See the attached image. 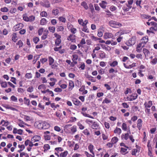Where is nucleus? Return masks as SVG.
I'll list each match as a JSON object with an SVG mask.
<instances>
[{
	"label": "nucleus",
	"instance_id": "1",
	"mask_svg": "<svg viewBox=\"0 0 157 157\" xmlns=\"http://www.w3.org/2000/svg\"><path fill=\"white\" fill-rule=\"evenodd\" d=\"M39 129H48L50 127L49 124L45 121L41 122L39 123L38 125Z\"/></svg>",
	"mask_w": 157,
	"mask_h": 157
},
{
	"label": "nucleus",
	"instance_id": "2",
	"mask_svg": "<svg viewBox=\"0 0 157 157\" xmlns=\"http://www.w3.org/2000/svg\"><path fill=\"white\" fill-rule=\"evenodd\" d=\"M109 25L112 27L118 28L122 26L121 24L114 21H111L109 22Z\"/></svg>",
	"mask_w": 157,
	"mask_h": 157
},
{
	"label": "nucleus",
	"instance_id": "3",
	"mask_svg": "<svg viewBox=\"0 0 157 157\" xmlns=\"http://www.w3.org/2000/svg\"><path fill=\"white\" fill-rule=\"evenodd\" d=\"M136 42V38L135 36H133L130 38L128 41L127 42L126 44L128 46H131L134 44Z\"/></svg>",
	"mask_w": 157,
	"mask_h": 157
},
{
	"label": "nucleus",
	"instance_id": "4",
	"mask_svg": "<svg viewBox=\"0 0 157 157\" xmlns=\"http://www.w3.org/2000/svg\"><path fill=\"white\" fill-rule=\"evenodd\" d=\"M40 4L42 6L46 8H49L50 6V4L48 0H44L40 2Z\"/></svg>",
	"mask_w": 157,
	"mask_h": 157
},
{
	"label": "nucleus",
	"instance_id": "5",
	"mask_svg": "<svg viewBox=\"0 0 157 157\" xmlns=\"http://www.w3.org/2000/svg\"><path fill=\"white\" fill-rule=\"evenodd\" d=\"M67 27L68 29L70 30L71 33L74 34H75L77 31V30L76 29L73 27L72 25L71 24L67 25Z\"/></svg>",
	"mask_w": 157,
	"mask_h": 157
},
{
	"label": "nucleus",
	"instance_id": "6",
	"mask_svg": "<svg viewBox=\"0 0 157 157\" xmlns=\"http://www.w3.org/2000/svg\"><path fill=\"white\" fill-rule=\"evenodd\" d=\"M138 95L136 94H132L127 97V99L128 101H132L136 99Z\"/></svg>",
	"mask_w": 157,
	"mask_h": 157
},
{
	"label": "nucleus",
	"instance_id": "7",
	"mask_svg": "<svg viewBox=\"0 0 157 157\" xmlns=\"http://www.w3.org/2000/svg\"><path fill=\"white\" fill-rule=\"evenodd\" d=\"M75 35L71 34L68 37L67 40L71 42H75Z\"/></svg>",
	"mask_w": 157,
	"mask_h": 157
},
{
	"label": "nucleus",
	"instance_id": "8",
	"mask_svg": "<svg viewBox=\"0 0 157 157\" xmlns=\"http://www.w3.org/2000/svg\"><path fill=\"white\" fill-rule=\"evenodd\" d=\"M113 37V34L109 33H104L103 36V37L105 39H107L108 38H112Z\"/></svg>",
	"mask_w": 157,
	"mask_h": 157
},
{
	"label": "nucleus",
	"instance_id": "9",
	"mask_svg": "<svg viewBox=\"0 0 157 157\" xmlns=\"http://www.w3.org/2000/svg\"><path fill=\"white\" fill-rule=\"evenodd\" d=\"M23 24L21 23H19L14 25L13 27V30L15 31H17L20 30L22 28Z\"/></svg>",
	"mask_w": 157,
	"mask_h": 157
},
{
	"label": "nucleus",
	"instance_id": "10",
	"mask_svg": "<svg viewBox=\"0 0 157 157\" xmlns=\"http://www.w3.org/2000/svg\"><path fill=\"white\" fill-rule=\"evenodd\" d=\"M41 139V137L40 136L36 135L34 136L31 139V141L35 143V142L39 141Z\"/></svg>",
	"mask_w": 157,
	"mask_h": 157
},
{
	"label": "nucleus",
	"instance_id": "11",
	"mask_svg": "<svg viewBox=\"0 0 157 157\" xmlns=\"http://www.w3.org/2000/svg\"><path fill=\"white\" fill-rule=\"evenodd\" d=\"M91 38L92 39L95 41L99 40L100 41H99V42L100 43H105V41L103 40H102L101 38H98L94 36H92L91 37Z\"/></svg>",
	"mask_w": 157,
	"mask_h": 157
},
{
	"label": "nucleus",
	"instance_id": "12",
	"mask_svg": "<svg viewBox=\"0 0 157 157\" xmlns=\"http://www.w3.org/2000/svg\"><path fill=\"white\" fill-rule=\"evenodd\" d=\"M75 86L74 82L71 81L70 80L69 82L68 90H72Z\"/></svg>",
	"mask_w": 157,
	"mask_h": 157
},
{
	"label": "nucleus",
	"instance_id": "13",
	"mask_svg": "<svg viewBox=\"0 0 157 157\" xmlns=\"http://www.w3.org/2000/svg\"><path fill=\"white\" fill-rule=\"evenodd\" d=\"M100 6L103 9H105L106 8L107 3L105 1H102L99 4Z\"/></svg>",
	"mask_w": 157,
	"mask_h": 157
},
{
	"label": "nucleus",
	"instance_id": "14",
	"mask_svg": "<svg viewBox=\"0 0 157 157\" xmlns=\"http://www.w3.org/2000/svg\"><path fill=\"white\" fill-rule=\"evenodd\" d=\"M78 59V56L76 54H74L72 55V60L74 63L76 64L77 63V60Z\"/></svg>",
	"mask_w": 157,
	"mask_h": 157
},
{
	"label": "nucleus",
	"instance_id": "15",
	"mask_svg": "<svg viewBox=\"0 0 157 157\" xmlns=\"http://www.w3.org/2000/svg\"><path fill=\"white\" fill-rule=\"evenodd\" d=\"M142 124V121L141 119H139L137 121V127L139 130H140Z\"/></svg>",
	"mask_w": 157,
	"mask_h": 157
},
{
	"label": "nucleus",
	"instance_id": "16",
	"mask_svg": "<svg viewBox=\"0 0 157 157\" xmlns=\"http://www.w3.org/2000/svg\"><path fill=\"white\" fill-rule=\"evenodd\" d=\"M106 54L103 51H101L99 54V58L101 59L105 58L106 57Z\"/></svg>",
	"mask_w": 157,
	"mask_h": 157
},
{
	"label": "nucleus",
	"instance_id": "17",
	"mask_svg": "<svg viewBox=\"0 0 157 157\" xmlns=\"http://www.w3.org/2000/svg\"><path fill=\"white\" fill-rule=\"evenodd\" d=\"M129 136V134L128 133L122 134L121 135V138L122 139H124L125 140H127L128 139Z\"/></svg>",
	"mask_w": 157,
	"mask_h": 157
},
{
	"label": "nucleus",
	"instance_id": "18",
	"mask_svg": "<svg viewBox=\"0 0 157 157\" xmlns=\"http://www.w3.org/2000/svg\"><path fill=\"white\" fill-rule=\"evenodd\" d=\"M148 41V37L147 36L143 37L141 40V42L143 44H146Z\"/></svg>",
	"mask_w": 157,
	"mask_h": 157
},
{
	"label": "nucleus",
	"instance_id": "19",
	"mask_svg": "<svg viewBox=\"0 0 157 157\" xmlns=\"http://www.w3.org/2000/svg\"><path fill=\"white\" fill-rule=\"evenodd\" d=\"M59 13V10L57 8L54 9L52 11V13L55 16L57 15Z\"/></svg>",
	"mask_w": 157,
	"mask_h": 157
},
{
	"label": "nucleus",
	"instance_id": "20",
	"mask_svg": "<svg viewBox=\"0 0 157 157\" xmlns=\"http://www.w3.org/2000/svg\"><path fill=\"white\" fill-rule=\"evenodd\" d=\"M100 45L102 48L106 51H110L111 50V48L108 46H106L103 44H100Z\"/></svg>",
	"mask_w": 157,
	"mask_h": 157
},
{
	"label": "nucleus",
	"instance_id": "21",
	"mask_svg": "<svg viewBox=\"0 0 157 157\" xmlns=\"http://www.w3.org/2000/svg\"><path fill=\"white\" fill-rule=\"evenodd\" d=\"M124 65L125 68L127 69H130L133 67L136 66V63H132V64L129 65L128 66L126 65V64L124 63Z\"/></svg>",
	"mask_w": 157,
	"mask_h": 157
},
{
	"label": "nucleus",
	"instance_id": "22",
	"mask_svg": "<svg viewBox=\"0 0 157 157\" xmlns=\"http://www.w3.org/2000/svg\"><path fill=\"white\" fill-rule=\"evenodd\" d=\"M87 109H82V112H81V113L85 117H88L94 118L93 117L89 115V114H87L83 112V111L86 110Z\"/></svg>",
	"mask_w": 157,
	"mask_h": 157
},
{
	"label": "nucleus",
	"instance_id": "23",
	"mask_svg": "<svg viewBox=\"0 0 157 157\" xmlns=\"http://www.w3.org/2000/svg\"><path fill=\"white\" fill-rule=\"evenodd\" d=\"M157 31V27H151L149 29V31L147 30V33H153L154 31Z\"/></svg>",
	"mask_w": 157,
	"mask_h": 157
},
{
	"label": "nucleus",
	"instance_id": "24",
	"mask_svg": "<svg viewBox=\"0 0 157 157\" xmlns=\"http://www.w3.org/2000/svg\"><path fill=\"white\" fill-rule=\"evenodd\" d=\"M92 125V128L93 129H98L99 127L98 124L96 122H94L93 123Z\"/></svg>",
	"mask_w": 157,
	"mask_h": 157
},
{
	"label": "nucleus",
	"instance_id": "25",
	"mask_svg": "<svg viewBox=\"0 0 157 157\" xmlns=\"http://www.w3.org/2000/svg\"><path fill=\"white\" fill-rule=\"evenodd\" d=\"M12 40L14 42H16L17 40V34L15 33H13L12 35Z\"/></svg>",
	"mask_w": 157,
	"mask_h": 157
},
{
	"label": "nucleus",
	"instance_id": "26",
	"mask_svg": "<svg viewBox=\"0 0 157 157\" xmlns=\"http://www.w3.org/2000/svg\"><path fill=\"white\" fill-rule=\"evenodd\" d=\"M9 124V122L8 121H6L4 120H2L0 123V124H2V126H7Z\"/></svg>",
	"mask_w": 157,
	"mask_h": 157
},
{
	"label": "nucleus",
	"instance_id": "27",
	"mask_svg": "<svg viewBox=\"0 0 157 157\" xmlns=\"http://www.w3.org/2000/svg\"><path fill=\"white\" fill-rule=\"evenodd\" d=\"M114 132L115 133H117L120 135L121 132V128L117 127L114 131Z\"/></svg>",
	"mask_w": 157,
	"mask_h": 157
},
{
	"label": "nucleus",
	"instance_id": "28",
	"mask_svg": "<svg viewBox=\"0 0 157 157\" xmlns=\"http://www.w3.org/2000/svg\"><path fill=\"white\" fill-rule=\"evenodd\" d=\"M81 5L86 10L88 9V6L86 2H82L81 3Z\"/></svg>",
	"mask_w": 157,
	"mask_h": 157
},
{
	"label": "nucleus",
	"instance_id": "29",
	"mask_svg": "<svg viewBox=\"0 0 157 157\" xmlns=\"http://www.w3.org/2000/svg\"><path fill=\"white\" fill-rule=\"evenodd\" d=\"M58 84L59 86L62 89H64L67 87V86L66 84H61V81H59L58 82Z\"/></svg>",
	"mask_w": 157,
	"mask_h": 157
},
{
	"label": "nucleus",
	"instance_id": "30",
	"mask_svg": "<svg viewBox=\"0 0 157 157\" xmlns=\"http://www.w3.org/2000/svg\"><path fill=\"white\" fill-rule=\"evenodd\" d=\"M140 152V150L137 149H133L132 151V155H136L137 153Z\"/></svg>",
	"mask_w": 157,
	"mask_h": 157
},
{
	"label": "nucleus",
	"instance_id": "31",
	"mask_svg": "<svg viewBox=\"0 0 157 157\" xmlns=\"http://www.w3.org/2000/svg\"><path fill=\"white\" fill-rule=\"evenodd\" d=\"M144 105L145 107L150 108L152 105V102L151 101H149L147 103H145Z\"/></svg>",
	"mask_w": 157,
	"mask_h": 157
},
{
	"label": "nucleus",
	"instance_id": "32",
	"mask_svg": "<svg viewBox=\"0 0 157 157\" xmlns=\"http://www.w3.org/2000/svg\"><path fill=\"white\" fill-rule=\"evenodd\" d=\"M47 23V20L45 18H42L40 21V24L43 25H46Z\"/></svg>",
	"mask_w": 157,
	"mask_h": 157
},
{
	"label": "nucleus",
	"instance_id": "33",
	"mask_svg": "<svg viewBox=\"0 0 157 157\" xmlns=\"http://www.w3.org/2000/svg\"><path fill=\"white\" fill-rule=\"evenodd\" d=\"M44 32L45 33L43 34V35L41 37V39L43 40H45L46 38L48 33V30L46 31H45Z\"/></svg>",
	"mask_w": 157,
	"mask_h": 157
},
{
	"label": "nucleus",
	"instance_id": "34",
	"mask_svg": "<svg viewBox=\"0 0 157 157\" xmlns=\"http://www.w3.org/2000/svg\"><path fill=\"white\" fill-rule=\"evenodd\" d=\"M109 64L110 66L114 67L118 65V62L116 61H114L111 63H110Z\"/></svg>",
	"mask_w": 157,
	"mask_h": 157
},
{
	"label": "nucleus",
	"instance_id": "35",
	"mask_svg": "<svg viewBox=\"0 0 157 157\" xmlns=\"http://www.w3.org/2000/svg\"><path fill=\"white\" fill-rule=\"evenodd\" d=\"M118 141V138L116 137H114L112 139L111 142L113 144H114L116 143Z\"/></svg>",
	"mask_w": 157,
	"mask_h": 157
},
{
	"label": "nucleus",
	"instance_id": "36",
	"mask_svg": "<svg viewBox=\"0 0 157 157\" xmlns=\"http://www.w3.org/2000/svg\"><path fill=\"white\" fill-rule=\"evenodd\" d=\"M48 61L49 65H52L54 62V60L51 56H50L48 57Z\"/></svg>",
	"mask_w": 157,
	"mask_h": 157
},
{
	"label": "nucleus",
	"instance_id": "37",
	"mask_svg": "<svg viewBox=\"0 0 157 157\" xmlns=\"http://www.w3.org/2000/svg\"><path fill=\"white\" fill-rule=\"evenodd\" d=\"M1 84V87L3 88H5L7 86V83L6 81L2 82Z\"/></svg>",
	"mask_w": 157,
	"mask_h": 157
},
{
	"label": "nucleus",
	"instance_id": "38",
	"mask_svg": "<svg viewBox=\"0 0 157 157\" xmlns=\"http://www.w3.org/2000/svg\"><path fill=\"white\" fill-rule=\"evenodd\" d=\"M68 152L67 151H64L63 152L61 153L60 154V157H66L67 154Z\"/></svg>",
	"mask_w": 157,
	"mask_h": 157
},
{
	"label": "nucleus",
	"instance_id": "39",
	"mask_svg": "<svg viewBox=\"0 0 157 157\" xmlns=\"http://www.w3.org/2000/svg\"><path fill=\"white\" fill-rule=\"evenodd\" d=\"M25 77L28 79H30L32 78L33 75L31 73H27L25 75Z\"/></svg>",
	"mask_w": 157,
	"mask_h": 157
},
{
	"label": "nucleus",
	"instance_id": "40",
	"mask_svg": "<svg viewBox=\"0 0 157 157\" xmlns=\"http://www.w3.org/2000/svg\"><path fill=\"white\" fill-rule=\"evenodd\" d=\"M73 101L74 104L76 105H78L80 103V101L77 99L74 98Z\"/></svg>",
	"mask_w": 157,
	"mask_h": 157
},
{
	"label": "nucleus",
	"instance_id": "41",
	"mask_svg": "<svg viewBox=\"0 0 157 157\" xmlns=\"http://www.w3.org/2000/svg\"><path fill=\"white\" fill-rule=\"evenodd\" d=\"M143 52L145 55V56H147L149 54L150 52L149 51L146 49L144 48L143 50Z\"/></svg>",
	"mask_w": 157,
	"mask_h": 157
},
{
	"label": "nucleus",
	"instance_id": "42",
	"mask_svg": "<svg viewBox=\"0 0 157 157\" xmlns=\"http://www.w3.org/2000/svg\"><path fill=\"white\" fill-rule=\"evenodd\" d=\"M40 15L42 17H47L48 16V14L46 12L43 11L40 13Z\"/></svg>",
	"mask_w": 157,
	"mask_h": 157
},
{
	"label": "nucleus",
	"instance_id": "43",
	"mask_svg": "<svg viewBox=\"0 0 157 157\" xmlns=\"http://www.w3.org/2000/svg\"><path fill=\"white\" fill-rule=\"evenodd\" d=\"M82 26L83 28H82V29L83 31L87 33H89V32L87 26Z\"/></svg>",
	"mask_w": 157,
	"mask_h": 157
},
{
	"label": "nucleus",
	"instance_id": "44",
	"mask_svg": "<svg viewBox=\"0 0 157 157\" xmlns=\"http://www.w3.org/2000/svg\"><path fill=\"white\" fill-rule=\"evenodd\" d=\"M59 20L63 23H65L66 21V19L63 16H60L58 18Z\"/></svg>",
	"mask_w": 157,
	"mask_h": 157
},
{
	"label": "nucleus",
	"instance_id": "45",
	"mask_svg": "<svg viewBox=\"0 0 157 157\" xmlns=\"http://www.w3.org/2000/svg\"><path fill=\"white\" fill-rule=\"evenodd\" d=\"M35 17L33 15L30 16L29 17V21H29L30 22H32L34 21L35 20Z\"/></svg>",
	"mask_w": 157,
	"mask_h": 157
},
{
	"label": "nucleus",
	"instance_id": "46",
	"mask_svg": "<svg viewBox=\"0 0 157 157\" xmlns=\"http://www.w3.org/2000/svg\"><path fill=\"white\" fill-rule=\"evenodd\" d=\"M44 151L45 152L50 148V146L48 144H45L44 146Z\"/></svg>",
	"mask_w": 157,
	"mask_h": 157
},
{
	"label": "nucleus",
	"instance_id": "47",
	"mask_svg": "<svg viewBox=\"0 0 157 157\" xmlns=\"http://www.w3.org/2000/svg\"><path fill=\"white\" fill-rule=\"evenodd\" d=\"M122 128L123 130H124L125 131L127 130V124L125 123H123L122 126Z\"/></svg>",
	"mask_w": 157,
	"mask_h": 157
},
{
	"label": "nucleus",
	"instance_id": "48",
	"mask_svg": "<svg viewBox=\"0 0 157 157\" xmlns=\"http://www.w3.org/2000/svg\"><path fill=\"white\" fill-rule=\"evenodd\" d=\"M23 20L26 21H28L29 17H28L26 14H24L22 15Z\"/></svg>",
	"mask_w": 157,
	"mask_h": 157
},
{
	"label": "nucleus",
	"instance_id": "49",
	"mask_svg": "<svg viewBox=\"0 0 157 157\" xmlns=\"http://www.w3.org/2000/svg\"><path fill=\"white\" fill-rule=\"evenodd\" d=\"M71 131L73 133L76 132L77 131L76 126L75 125L73 126L71 128Z\"/></svg>",
	"mask_w": 157,
	"mask_h": 157
},
{
	"label": "nucleus",
	"instance_id": "50",
	"mask_svg": "<svg viewBox=\"0 0 157 157\" xmlns=\"http://www.w3.org/2000/svg\"><path fill=\"white\" fill-rule=\"evenodd\" d=\"M33 41L34 43L36 44L39 41V38L37 37H34L33 39Z\"/></svg>",
	"mask_w": 157,
	"mask_h": 157
},
{
	"label": "nucleus",
	"instance_id": "51",
	"mask_svg": "<svg viewBox=\"0 0 157 157\" xmlns=\"http://www.w3.org/2000/svg\"><path fill=\"white\" fill-rule=\"evenodd\" d=\"M83 133L86 135L89 136L90 135V133L89 132V131L87 129H85L83 131Z\"/></svg>",
	"mask_w": 157,
	"mask_h": 157
},
{
	"label": "nucleus",
	"instance_id": "52",
	"mask_svg": "<svg viewBox=\"0 0 157 157\" xmlns=\"http://www.w3.org/2000/svg\"><path fill=\"white\" fill-rule=\"evenodd\" d=\"M61 41V39H56L55 41V44L56 46H59Z\"/></svg>",
	"mask_w": 157,
	"mask_h": 157
},
{
	"label": "nucleus",
	"instance_id": "53",
	"mask_svg": "<svg viewBox=\"0 0 157 157\" xmlns=\"http://www.w3.org/2000/svg\"><path fill=\"white\" fill-rule=\"evenodd\" d=\"M8 10V9L6 7L2 8L0 9V11L3 12H7Z\"/></svg>",
	"mask_w": 157,
	"mask_h": 157
},
{
	"label": "nucleus",
	"instance_id": "54",
	"mask_svg": "<svg viewBox=\"0 0 157 157\" xmlns=\"http://www.w3.org/2000/svg\"><path fill=\"white\" fill-rule=\"evenodd\" d=\"M25 103L27 104V105H29L30 104V100L29 99H27L26 97L24 98Z\"/></svg>",
	"mask_w": 157,
	"mask_h": 157
},
{
	"label": "nucleus",
	"instance_id": "55",
	"mask_svg": "<svg viewBox=\"0 0 157 157\" xmlns=\"http://www.w3.org/2000/svg\"><path fill=\"white\" fill-rule=\"evenodd\" d=\"M89 8L92 13L94 12V9L93 5L92 4H90L89 5Z\"/></svg>",
	"mask_w": 157,
	"mask_h": 157
},
{
	"label": "nucleus",
	"instance_id": "56",
	"mask_svg": "<svg viewBox=\"0 0 157 157\" xmlns=\"http://www.w3.org/2000/svg\"><path fill=\"white\" fill-rule=\"evenodd\" d=\"M48 29L50 32L54 33L55 30V28L54 27L50 26L48 27Z\"/></svg>",
	"mask_w": 157,
	"mask_h": 157
},
{
	"label": "nucleus",
	"instance_id": "57",
	"mask_svg": "<svg viewBox=\"0 0 157 157\" xmlns=\"http://www.w3.org/2000/svg\"><path fill=\"white\" fill-rule=\"evenodd\" d=\"M77 46L75 44H71L70 47V48L72 50H75L77 48Z\"/></svg>",
	"mask_w": 157,
	"mask_h": 157
},
{
	"label": "nucleus",
	"instance_id": "58",
	"mask_svg": "<svg viewBox=\"0 0 157 157\" xmlns=\"http://www.w3.org/2000/svg\"><path fill=\"white\" fill-rule=\"evenodd\" d=\"M78 21L80 25H82V26H84V21L82 19H79L78 20Z\"/></svg>",
	"mask_w": 157,
	"mask_h": 157
},
{
	"label": "nucleus",
	"instance_id": "59",
	"mask_svg": "<svg viewBox=\"0 0 157 157\" xmlns=\"http://www.w3.org/2000/svg\"><path fill=\"white\" fill-rule=\"evenodd\" d=\"M34 88L33 86H30L27 89V91L29 92H32Z\"/></svg>",
	"mask_w": 157,
	"mask_h": 157
},
{
	"label": "nucleus",
	"instance_id": "60",
	"mask_svg": "<svg viewBox=\"0 0 157 157\" xmlns=\"http://www.w3.org/2000/svg\"><path fill=\"white\" fill-rule=\"evenodd\" d=\"M44 30V29L43 28H41L39 29L38 31V33L39 35H41L43 32Z\"/></svg>",
	"mask_w": 157,
	"mask_h": 157
},
{
	"label": "nucleus",
	"instance_id": "61",
	"mask_svg": "<svg viewBox=\"0 0 157 157\" xmlns=\"http://www.w3.org/2000/svg\"><path fill=\"white\" fill-rule=\"evenodd\" d=\"M143 70H139L138 73V75L141 77H143L144 76V75L142 73Z\"/></svg>",
	"mask_w": 157,
	"mask_h": 157
},
{
	"label": "nucleus",
	"instance_id": "62",
	"mask_svg": "<svg viewBox=\"0 0 157 157\" xmlns=\"http://www.w3.org/2000/svg\"><path fill=\"white\" fill-rule=\"evenodd\" d=\"M64 29V28L62 26H58L57 27V30L58 31H62Z\"/></svg>",
	"mask_w": 157,
	"mask_h": 157
},
{
	"label": "nucleus",
	"instance_id": "63",
	"mask_svg": "<svg viewBox=\"0 0 157 157\" xmlns=\"http://www.w3.org/2000/svg\"><path fill=\"white\" fill-rule=\"evenodd\" d=\"M98 71L99 74L101 75H103L105 73L104 71L102 68H100V69L98 70Z\"/></svg>",
	"mask_w": 157,
	"mask_h": 157
},
{
	"label": "nucleus",
	"instance_id": "64",
	"mask_svg": "<svg viewBox=\"0 0 157 157\" xmlns=\"http://www.w3.org/2000/svg\"><path fill=\"white\" fill-rule=\"evenodd\" d=\"M85 154L87 156V157H94V155L89 154L87 151H85L84 152Z\"/></svg>",
	"mask_w": 157,
	"mask_h": 157
}]
</instances>
